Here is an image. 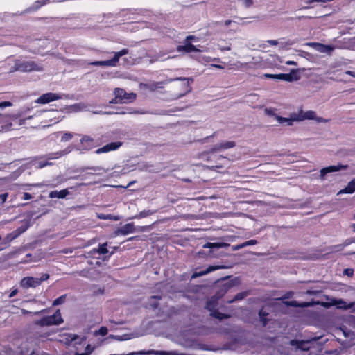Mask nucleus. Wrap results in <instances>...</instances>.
<instances>
[{
  "label": "nucleus",
  "mask_w": 355,
  "mask_h": 355,
  "mask_svg": "<svg viewBox=\"0 0 355 355\" xmlns=\"http://www.w3.org/2000/svg\"><path fill=\"white\" fill-rule=\"evenodd\" d=\"M8 196V193L0 194V204H2L4 202H6Z\"/></svg>",
  "instance_id": "obj_45"
},
{
  "label": "nucleus",
  "mask_w": 355,
  "mask_h": 355,
  "mask_svg": "<svg viewBox=\"0 0 355 355\" xmlns=\"http://www.w3.org/2000/svg\"><path fill=\"white\" fill-rule=\"evenodd\" d=\"M69 192L67 189H64L60 191H51L49 194V197L51 198H64L67 195H69Z\"/></svg>",
  "instance_id": "obj_21"
},
{
  "label": "nucleus",
  "mask_w": 355,
  "mask_h": 355,
  "mask_svg": "<svg viewBox=\"0 0 355 355\" xmlns=\"http://www.w3.org/2000/svg\"><path fill=\"white\" fill-rule=\"evenodd\" d=\"M311 120H315L318 123H327L329 121V119H325L322 117H317L315 114V117L313 119H312Z\"/></svg>",
  "instance_id": "obj_42"
},
{
  "label": "nucleus",
  "mask_w": 355,
  "mask_h": 355,
  "mask_svg": "<svg viewBox=\"0 0 355 355\" xmlns=\"http://www.w3.org/2000/svg\"><path fill=\"white\" fill-rule=\"evenodd\" d=\"M152 214V212L149 210H147V211H141L139 215H138V218H145L149 215H150Z\"/></svg>",
  "instance_id": "obj_40"
},
{
  "label": "nucleus",
  "mask_w": 355,
  "mask_h": 355,
  "mask_svg": "<svg viewBox=\"0 0 355 355\" xmlns=\"http://www.w3.org/2000/svg\"><path fill=\"white\" fill-rule=\"evenodd\" d=\"M176 50L179 53H190L192 52H199L200 50L191 43H189L184 40L183 45H178L176 48Z\"/></svg>",
  "instance_id": "obj_16"
},
{
  "label": "nucleus",
  "mask_w": 355,
  "mask_h": 355,
  "mask_svg": "<svg viewBox=\"0 0 355 355\" xmlns=\"http://www.w3.org/2000/svg\"><path fill=\"white\" fill-rule=\"evenodd\" d=\"M114 98H113L111 103H128L133 102L136 98V94L133 92L127 93L124 89L116 88L114 91Z\"/></svg>",
  "instance_id": "obj_4"
},
{
  "label": "nucleus",
  "mask_w": 355,
  "mask_h": 355,
  "mask_svg": "<svg viewBox=\"0 0 355 355\" xmlns=\"http://www.w3.org/2000/svg\"><path fill=\"white\" fill-rule=\"evenodd\" d=\"M277 79L285 81L292 82L299 79L296 70H291L290 73H279L276 76Z\"/></svg>",
  "instance_id": "obj_20"
},
{
  "label": "nucleus",
  "mask_w": 355,
  "mask_h": 355,
  "mask_svg": "<svg viewBox=\"0 0 355 355\" xmlns=\"http://www.w3.org/2000/svg\"><path fill=\"white\" fill-rule=\"evenodd\" d=\"M161 298H162L161 296H157V295H153V296L150 297V299H158V300H160Z\"/></svg>",
  "instance_id": "obj_59"
},
{
  "label": "nucleus",
  "mask_w": 355,
  "mask_h": 355,
  "mask_svg": "<svg viewBox=\"0 0 355 355\" xmlns=\"http://www.w3.org/2000/svg\"><path fill=\"white\" fill-rule=\"evenodd\" d=\"M352 231L355 232V223L352 225Z\"/></svg>",
  "instance_id": "obj_64"
},
{
  "label": "nucleus",
  "mask_w": 355,
  "mask_h": 355,
  "mask_svg": "<svg viewBox=\"0 0 355 355\" xmlns=\"http://www.w3.org/2000/svg\"><path fill=\"white\" fill-rule=\"evenodd\" d=\"M87 169L93 170L94 171H100L103 170L101 167H89Z\"/></svg>",
  "instance_id": "obj_54"
},
{
  "label": "nucleus",
  "mask_w": 355,
  "mask_h": 355,
  "mask_svg": "<svg viewBox=\"0 0 355 355\" xmlns=\"http://www.w3.org/2000/svg\"><path fill=\"white\" fill-rule=\"evenodd\" d=\"M308 44L309 46H318V51L321 53H327L330 54L334 49V46L331 45H326L320 43H309Z\"/></svg>",
  "instance_id": "obj_24"
},
{
  "label": "nucleus",
  "mask_w": 355,
  "mask_h": 355,
  "mask_svg": "<svg viewBox=\"0 0 355 355\" xmlns=\"http://www.w3.org/2000/svg\"><path fill=\"white\" fill-rule=\"evenodd\" d=\"M73 135L70 132H66L64 133L61 138L62 141H67L72 139Z\"/></svg>",
  "instance_id": "obj_35"
},
{
  "label": "nucleus",
  "mask_w": 355,
  "mask_h": 355,
  "mask_svg": "<svg viewBox=\"0 0 355 355\" xmlns=\"http://www.w3.org/2000/svg\"><path fill=\"white\" fill-rule=\"evenodd\" d=\"M80 150L88 151L97 146L96 141L89 135H83L80 140Z\"/></svg>",
  "instance_id": "obj_10"
},
{
  "label": "nucleus",
  "mask_w": 355,
  "mask_h": 355,
  "mask_svg": "<svg viewBox=\"0 0 355 355\" xmlns=\"http://www.w3.org/2000/svg\"><path fill=\"white\" fill-rule=\"evenodd\" d=\"M236 145L234 141H225L221 142L219 144L216 145L212 150L215 151H219L222 149H228L234 147Z\"/></svg>",
  "instance_id": "obj_23"
},
{
  "label": "nucleus",
  "mask_w": 355,
  "mask_h": 355,
  "mask_svg": "<svg viewBox=\"0 0 355 355\" xmlns=\"http://www.w3.org/2000/svg\"><path fill=\"white\" fill-rule=\"evenodd\" d=\"M150 305L153 309H156L159 306V303L157 302H150Z\"/></svg>",
  "instance_id": "obj_51"
},
{
  "label": "nucleus",
  "mask_w": 355,
  "mask_h": 355,
  "mask_svg": "<svg viewBox=\"0 0 355 355\" xmlns=\"http://www.w3.org/2000/svg\"><path fill=\"white\" fill-rule=\"evenodd\" d=\"M243 4L245 8H250L253 4L252 0H242Z\"/></svg>",
  "instance_id": "obj_44"
},
{
  "label": "nucleus",
  "mask_w": 355,
  "mask_h": 355,
  "mask_svg": "<svg viewBox=\"0 0 355 355\" xmlns=\"http://www.w3.org/2000/svg\"><path fill=\"white\" fill-rule=\"evenodd\" d=\"M276 76H277V74H265L266 77L272 78V79H277Z\"/></svg>",
  "instance_id": "obj_53"
},
{
  "label": "nucleus",
  "mask_w": 355,
  "mask_h": 355,
  "mask_svg": "<svg viewBox=\"0 0 355 355\" xmlns=\"http://www.w3.org/2000/svg\"><path fill=\"white\" fill-rule=\"evenodd\" d=\"M200 158L207 162V167L212 170L227 168L230 164L228 158L216 154V151L212 149L200 154Z\"/></svg>",
  "instance_id": "obj_2"
},
{
  "label": "nucleus",
  "mask_w": 355,
  "mask_h": 355,
  "mask_svg": "<svg viewBox=\"0 0 355 355\" xmlns=\"http://www.w3.org/2000/svg\"><path fill=\"white\" fill-rule=\"evenodd\" d=\"M64 322L63 318H62L61 313L60 309H57L55 312L49 316H44L37 321H36V324L40 327H46V326H52V325H59Z\"/></svg>",
  "instance_id": "obj_5"
},
{
  "label": "nucleus",
  "mask_w": 355,
  "mask_h": 355,
  "mask_svg": "<svg viewBox=\"0 0 355 355\" xmlns=\"http://www.w3.org/2000/svg\"><path fill=\"white\" fill-rule=\"evenodd\" d=\"M49 278V275L47 273L42 274L40 278H37L38 281H40V285L42 282L47 280Z\"/></svg>",
  "instance_id": "obj_43"
},
{
  "label": "nucleus",
  "mask_w": 355,
  "mask_h": 355,
  "mask_svg": "<svg viewBox=\"0 0 355 355\" xmlns=\"http://www.w3.org/2000/svg\"><path fill=\"white\" fill-rule=\"evenodd\" d=\"M268 42L269 44H270L271 45H274V46H276L278 44V41L277 40H268Z\"/></svg>",
  "instance_id": "obj_56"
},
{
  "label": "nucleus",
  "mask_w": 355,
  "mask_h": 355,
  "mask_svg": "<svg viewBox=\"0 0 355 355\" xmlns=\"http://www.w3.org/2000/svg\"><path fill=\"white\" fill-rule=\"evenodd\" d=\"M265 112L269 116H273L275 117V115H277L271 109H266Z\"/></svg>",
  "instance_id": "obj_49"
},
{
  "label": "nucleus",
  "mask_w": 355,
  "mask_h": 355,
  "mask_svg": "<svg viewBox=\"0 0 355 355\" xmlns=\"http://www.w3.org/2000/svg\"><path fill=\"white\" fill-rule=\"evenodd\" d=\"M24 121H25V119H21V120H19V124L22 125V124H24Z\"/></svg>",
  "instance_id": "obj_63"
},
{
  "label": "nucleus",
  "mask_w": 355,
  "mask_h": 355,
  "mask_svg": "<svg viewBox=\"0 0 355 355\" xmlns=\"http://www.w3.org/2000/svg\"><path fill=\"white\" fill-rule=\"evenodd\" d=\"M51 165H52L51 162H49L48 161H41V162H38L37 168H44V167H46L47 166H51Z\"/></svg>",
  "instance_id": "obj_37"
},
{
  "label": "nucleus",
  "mask_w": 355,
  "mask_h": 355,
  "mask_svg": "<svg viewBox=\"0 0 355 355\" xmlns=\"http://www.w3.org/2000/svg\"><path fill=\"white\" fill-rule=\"evenodd\" d=\"M61 96L55 93L49 92L42 94L40 96L37 100L36 101L37 103L40 104H46L48 103H50L51 101L60 99Z\"/></svg>",
  "instance_id": "obj_14"
},
{
  "label": "nucleus",
  "mask_w": 355,
  "mask_h": 355,
  "mask_svg": "<svg viewBox=\"0 0 355 355\" xmlns=\"http://www.w3.org/2000/svg\"><path fill=\"white\" fill-rule=\"evenodd\" d=\"M155 354H160V355H166V354L164 352H155Z\"/></svg>",
  "instance_id": "obj_60"
},
{
  "label": "nucleus",
  "mask_w": 355,
  "mask_h": 355,
  "mask_svg": "<svg viewBox=\"0 0 355 355\" xmlns=\"http://www.w3.org/2000/svg\"><path fill=\"white\" fill-rule=\"evenodd\" d=\"M115 113L117 114H137L139 112L132 107H121L118 108Z\"/></svg>",
  "instance_id": "obj_28"
},
{
  "label": "nucleus",
  "mask_w": 355,
  "mask_h": 355,
  "mask_svg": "<svg viewBox=\"0 0 355 355\" xmlns=\"http://www.w3.org/2000/svg\"><path fill=\"white\" fill-rule=\"evenodd\" d=\"M66 297H67V295L64 294V295H62L60 296L59 297L56 298L53 302V306H58V305L63 304L65 302Z\"/></svg>",
  "instance_id": "obj_33"
},
{
  "label": "nucleus",
  "mask_w": 355,
  "mask_h": 355,
  "mask_svg": "<svg viewBox=\"0 0 355 355\" xmlns=\"http://www.w3.org/2000/svg\"><path fill=\"white\" fill-rule=\"evenodd\" d=\"M52 2V0H37L26 9L28 12H33L40 10L42 6ZM54 2V1H53Z\"/></svg>",
  "instance_id": "obj_19"
},
{
  "label": "nucleus",
  "mask_w": 355,
  "mask_h": 355,
  "mask_svg": "<svg viewBox=\"0 0 355 355\" xmlns=\"http://www.w3.org/2000/svg\"><path fill=\"white\" fill-rule=\"evenodd\" d=\"M291 345H295L297 349H301L302 351H308L310 348L309 345V341L293 340L291 341Z\"/></svg>",
  "instance_id": "obj_25"
},
{
  "label": "nucleus",
  "mask_w": 355,
  "mask_h": 355,
  "mask_svg": "<svg viewBox=\"0 0 355 355\" xmlns=\"http://www.w3.org/2000/svg\"><path fill=\"white\" fill-rule=\"evenodd\" d=\"M347 168V165H341L338 164L337 166H330L328 167L323 168L320 170V177L324 179V176L329 173L336 172L340 171V169H346Z\"/></svg>",
  "instance_id": "obj_18"
},
{
  "label": "nucleus",
  "mask_w": 355,
  "mask_h": 355,
  "mask_svg": "<svg viewBox=\"0 0 355 355\" xmlns=\"http://www.w3.org/2000/svg\"><path fill=\"white\" fill-rule=\"evenodd\" d=\"M257 243V241L255 240V239H251V240H248L245 242H243L241 244H239V245H236L235 246L233 247V249L234 250H239V249H241L243 248H245L246 246H248V245H256Z\"/></svg>",
  "instance_id": "obj_29"
},
{
  "label": "nucleus",
  "mask_w": 355,
  "mask_h": 355,
  "mask_svg": "<svg viewBox=\"0 0 355 355\" xmlns=\"http://www.w3.org/2000/svg\"><path fill=\"white\" fill-rule=\"evenodd\" d=\"M128 51V49H122L121 51L115 52L112 59L103 61H94L91 64L96 67H116L119 61V58L127 55Z\"/></svg>",
  "instance_id": "obj_6"
},
{
  "label": "nucleus",
  "mask_w": 355,
  "mask_h": 355,
  "mask_svg": "<svg viewBox=\"0 0 355 355\" xmlns=\"http://www.w3.org/2000/svg\"><path fill=\"white\" fill-rule=\"evenodd\" d=\"M220 246H221V244L216 243H207L206 244H205L203 245L204 248H212L214 247H220Z\"/></svg>",
  "instance_id": "obj_41"
},
{
  "label": "nucleus",
  "mask_w": 355,
  "mask_h": 355,
  "mask_svg": "<svg viewBox=\"0 0 355 355\" xmlns=\"http://www.w3.org/2000/svg\"><path fill=\"white\" fill-rule=\"evenodd\" d=\"M12 118L8 115L0 114V132L12 130Z\"/></svg>",
  "instance_id": "obj_11"
},
{
  "label": "nucleus",
  "mask_w": 355,
  "mask_h": 355,
  "mask_svg": "<svg viewBox=\"0 0 355 355\" xmlns=\"http://www.w3.org/2000/svg\"><path fill=\"white\" fill-rule=\"evenodd\" d=\"M258 314H259V320L262 322L263 327H266L268 322V319L267 317L269 315V313L268 312H266L263 307L259 310Z\"/></svg>",
  "instance_id": "obj_27"
},
{
  "label": "nucleus",
  "mask_w": 355,
  "mask_h": 355,
  "mask_svg": "<svg viewBox=\"0 0 355 355\" xmlns=\"http://www.w3.org/2000/svg\"><path fill=\"white\" fill-rule=\"evenodd\" d=\"M20 285L24 288H36L40 286V281L35 277H26L21 280Z\"/></svg>",
  "instance_id": "obj_15"
},
{
  "label": "nucleus",
  "mask_w": 355,
  "mask_h": 355,
  "mask_svg": "<svg viewBox=\"0 0 355 355\" xmlns=\"http://www.w3.org/2000/svg\"><path fill=\"white\" fill-rule=\"evenodd\" d=\"M346 310H349L351 313H355V301L348 302Z\"/></svg>",
  "instance_id": "obj_36"
},
{
  "label": "nucleus",
  "mask_w": 355,
  "mask_h": 355,
  "mask_svg": "<svg viewBox=\"0 0 355 355\" xmlns=\"http://www.w3.org/2000/svg\"><path fill=\"white\" fill-rule=\"evenodd\" d=\"M24 200H30L32 198V196L31 193H27V192H24L23 193V198H22Z\"/></svg>",
  "instance_id": "obj_48"
},
{
  "label": "nucleus",
  "mask_w": 355,
  "mask_h": 355,
  "mask_svg": "<svg viewBox=\"0 0 355 355\" xmlns=\"http://www.w3.org/2000/svg\"><path fill=\"white\" fill-rule=\"evenodd\" d=\"M216 268H218L217 267L209 266L206 270L201 271V272H194L193 274V275H192V277L194 278V277H200V276L205 275L209 273V272L214 270Z\"/></svg>",
  "instance_id": "obj_31"
},
{
  "label": "nucleus",
  "mask_w": 355,
  "mask_h": 355,
  "mask_svg": "<svg viewBox=\"0 0 355 355\" xmlns=\"http://www.w3.org/2000/svg\"><path fill=\"white\" fill-rule=\"evenodd\" d=\"M16 69L21 72L42 71L43 67L34 61H24L16 63Z\"/></svg>",
  "instance_id": "obj_8"
},
{
  "label": "nucleus",
  "mask_w": 355,
  "mask_h": 355,
  "mask_svg": "<svg viewBox=\"0 0 355 355\" xmlns=\"http://www.w3.org/2000/svg\"><path fill=\"white\" fill-rule=\"evenodd\" d=\"M315 117V112L308 110L304 112L301 107L298 112L291 113L289 118H285L278 115H275V119L279 123H286V125H293L294 121H302L306 119H312Z\"/></svg>",
  "instance_id": "obj_3"
},
{
  "label": "nucleus",
  "mask_w": 355,
  "mask_h": 355,
  "mask_svg": "<svg viewBox=\"0 0 355 355\" xmlns=\"http://www.w3.org/2000/svg\"><path fill=\"white\" fill-rule=\"evenodd\" d=\"M178 81L175 85V87L180 89V91L177 93V96L180 97L184 96L186 94L189 92L191 89L190 85L191 83L193 82V79L189 78H178Z\"/></svg>",
  "instance_id": "obj_9"
},
{
  "label": "nucleus",
  "mask_w": 355,
  "mask_h": 355,
  "mask_svg": "<svg viewBox=\"0 0 355 355\" xmlns=\"http://www.w3.org/2000/svg\"><path fill=\"white\" fill-rule=\"evenodd\" d=\"M350 243H351L350 241H348V240H346L343 245H336V246H334V248H336V251H340V250H343L345 246H347Z\"/></svg>",
  "instance_id": "obj_39"
},
{
  "label": "nucleus",
  "mask_w": 355,
  "mask_h": 355,
  "mask_svg": "<svg viewBox=\"0 0 355 355\" xmlns=\"http://www.w3.org/2000/svg\"><path fill=\"white\" fill-rule=\"evenodd\" d=\"M123 142L121 141H114L110 142L103 147L98 148L95 153L96 154L105 153L110 151H114L119 149L121 146H122Z\"/></svg>",
  "instance_id": "obj_12"
},
{
  "label": "nucleus",
  "mask_w": 355,
  "mask_h": 355,
  "mask_svg": "<svg viewBox=\"0 0 355 355\" xmlns=\"http://www.w3.org/2000/svg\"><path fill=\"white\" fill-rule=\"evenodd\" d=\"M112 139H113L112 132H107L104 134H102L97 139H96V141L97 146H99L104 143H107Z\"/></svg>",
  "instance_id": "obj_22"
},
{
  "label": "nucleus",
  "mask_w": 355,
  "mask_h": 355,
  "mask_svg": "<svg viewBox=\"0 0 355 355\" xmlns=\"http://www.w3.org/2000/svg\"><path fill=\"white\" fill-rule=\"evenodd\" d=\"M75 355H89V353H76Z\"/></svg>",
  "instance_id": "obj_62"
},
{
  "label": "nucleus",
  "mask_w": 355,
  "mask_h": 355,
  "mask_svg": "<svg viewBox=\"0 0 355 355\" xmlns=\"http://www.w3.org/2000/svg\"><path fill=\"white\" fill-rule=\"evenodd\" d=\"M18 293V290L17 289H14L12 290L10 293L9 294V297H12L14 296H15Z\"/></svg>",
  "instance_id": "obj_52"
},
{
  "label": "nucleus",
  "mask_w": 355,
  "mask_h": 355,
  "mask_svg": "<svg viewBox=\"0 0 355 355\" xmlns=\"http://www.w3.org/2000/svg\"><path fill=\"white\" fill-rule=\"evenodd\" d=\"M247 296L246 292H241L237 293L232 300H230V302H233L239 300H241Z\"/></svg>",
  "instance_id": "obj_32"
},
{
  "label": "nucleus",
  "mask_w": 355,
  "mask_h": 355,
  "mask_svg": "<svg viewBox=\"0 0 355 355\" xmlns=\"http://www.w3.org/2000/svg\"><path fill=\"white\" fill-rule=\"evenodd\" d=\"M184 40L187 42L192 44V42H197L198 38L195 35H190L187 36L186 38L184 39Z\"/></svg>",
  "instance_id": "obj_38"
},
{
  "label": "nucleus",
  "mask_w": 355,
  "mask_h": 355,
  "mask_svg": "<svg viewBox=\"0 0 355 355\" xmlns=\"http://www.w3.org/2000/svg\"><path fill=\"white\" fill-rule=\"evenodd\" d=\"M355 192V179L352 180L348 182L347 185L343 189H341L338 194L341 193H353Z\"/></svg>",
  "instance_id": "obj_26"
},
{
  "label": "nucleus",
  "mask_w": 355,
  "mask_h": 355,
  "mask_svg": "<svg viewBox=\"0 0 355 355\" xmlns=\"http://www.w3.org/2000/svg\"><path fill=\"white\" fill-rule=\"evenodd\" d=\"M107 332H108V330L107 329V327H102L100 328L99 329V333L102 335V336H105L107 334Z\"/></svg>",
  "instance_id": "obj_46"
},
{
  "label": "nucleus",
  "mask_w": 355,
  "mask_h": 355,
  "mask_svg": "<svg viewBox=\"0 0 355 355\" xmlns=\"http://www.w3.org/2000/svg\"><path fill=\"white\" fill-rule=\"evenodd\" d=\"M231 22H232L231 20H225V22H224V24L225 26H229L231 24Z\"/></svg>",
  "instance_id": "obj_58"
},
{
  "label": "nucleus",
  "mask_w": 355,
  "mask_h": 355,
  "mask_svg": "<svg viewBox=\"0 0 355 355\" xmlns=\"http://www.w3.org/2000/svg\"><path fill=\"white\" fill-rule=\"evenodd\" d=\"M107 246V243L99 244L98 249H94L93 250L95 252H97L98 253H99L101 254H105L108 252Z\"/></svg>",
  "instance_id": "obj_30"
},
{
  "label": "nucleus",
  "mask_w": 355,
  "mask_h": 355,
  "mask_svg": "<svg viewBox=\"0 0 355 355\" xmlns=\"http://www.w3.org/2000/svg\"><path fill=\"white\" fill-rule=\"evenodd\" d=\"M62 154L61 152H56V153H51V154L48 155L47 158H48V159H58V158L62 156Z\"/></svg>",
  "instance_id": "obj_34"
},
{
  "label": "nucleus",
  "mask_w": 355,
  "mask_h": 355,
  "mask_svg": "<svg viewBox=\"0 0 355 355\" xmlns=\"http://www.w3.org/2000/svg\"><path fill=\"white\" fill-rule=\"evenodd\" d=\"M345 74L349 75L352 77L355 78V71H346Z\"/></svg>",
  "instance_id": "obj_55"
},
{
  "label": "nucleus",
  "mask_w": 355,
  "mask_h": 355,
  "mask_svg": "<svg viewBox=\"0 0 355 355\" xmlns=\"http://www.w3.org/2000/svg\"><path fill=\"white\" fill-rule=\"evenodd\" d=\"M213 306L214 304L211 301L207 303L206 307L211 311L210 315L211 317L217 318L220 320L230 318V315L228 314L220 313L218 310L214 309Z\"/></svg>",
  "instance_id": "obj_17"
},
{
  "label": "nucleus",
  "mask_w": 355,
  "mask_h": 355,
  "mask_svg": "<svg viewBox=\"0 0 355 355\" xmlns=\"http://www.w3.org/2000/svg\"><path fill=\"white\" fill-rule=\"evenodd\" d=\"M353 272L354 271L352 269L347 268L345 270V273L348 276H352L353 275Z\"/></svg>",
  "instance_id": "obj_50"
},
{
  "label": "nucleus",
  "mask_w": 355,
  "mask_h": 355,
  "mask_svg": "<svg viewBox=\"0 0 355 355\" xmlns=\"http://www.w3.org/2000/svg\"><path fill=\"white\" fill-rule=\"evenodd\" d=\"M12 105V103L10 101H3L0 103V107H6Z\"/></svg>",
  "instance_id": "obj_47"
},
{
  "label": "nucleus",
  "mask_w": 355,
  "mask_h": 355,
  "mask_svg": "<svg viewBox=\"0 0 355 355\" xmlns=\"http://www.w3.org/2000/svg\"><path fill=\"white\" fill-rule=\"evenodd\" d=\"M29 225L27 224L23 225L18 228H17L15 230L12 231V232L8 234L3 239L1 245H3L4 246L1 248L0 250H3L8 247L10 245V243L16 239L17 237H19L21 234L25 232Z\"/></svg>",
  "instance_id": "obj_7"
},
{
  "label": "nucleus",
  "mask_w": 355,
  "mask_h": 355,
  "mask_svg": "<svg viewBox=\"0 0 355 355\" xmlns=\"http://www.w3.org/2000/svg\"><path fill=\"white\" fill-rule=\"evenodd\" d=\"M211 66L218 69H223V67L220 64H211Z\"/></svg>",
  "instance_id": "obj_57"
},
{
  "label": "nucleus",
  "mask_w": 355,
  "mask_h": 355,
  "mask_svg": "<svg viewBox=\"0 0 355 355\" xmlns=\"http://www.w3.org/2000/svg\"><path fill=\"white\" fill-rule=\"evenodd\" d=\"M135 231V225L133 223L125 224L121 227L117 228L114 231V236H117L119 235H128L133 233Z\"/></svg>",
  "instance_id": "obj_13"
},
{
  "label": "nucleus",
  "mask_w": 355,
  "mask_h": 355,
  "mask_svg": "<svg viewBox=\"0 0 355 355\" xmlns=\"http://www.w3.org/2000/svg\"><path fill=\"white\" fill-rule=\"evenodd\" d=\"M287 64H292V65L296 64L295 62H294V61L287 62Z\"/></svg>",
  "instance_id": "obj_61"
},
{
  "label": "nucleus",
  "mask_w": 355,
  "mask_h": 355,
  "mask_svg": "<svg viewBox=\"0 0 355 355\" xmlns=\"http://www.w3.org/2000/svg\"><path fill=\"white\" fill-rule=\"evenodd\" d=\"M328 302H319L311 300V302H299L296 300L286 301L284 303L288 306L295 308H307L315 305H320L324 308H329L331 306H336L338 309L346 310L347 303L343 299H337L334 297H329L326 296Z\"/></svg>",
  "instance_id": "obj_1"
}]
</instances>
